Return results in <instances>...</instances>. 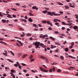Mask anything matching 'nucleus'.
Masks as SVG:
<instances>
[{"instance_id":"1","label":"nucleus","mask_w":78,"mask_h":78,"mask_svg":"<svg viewBox=\"0 0 78 78\" xmlns=\"http://www.w3.org/2000/svg\"><path fill=\"white\" fill-rule=\"evenodd\" d=\"M48 14H49V15H50V16H53V15H54V16H61L60 14H57L56 13H55V12H53L52 13L50 12H48Z\"/></svg>"},{"instance_id":"2","label":"nucleus","mask_w":78,"mask_h":78,"mask_svg":"<svg viewBox=\"0 0 78 78\" xmlns=\"http://www.w3.org/2000/svg\"><path fill=\"white\" fill-rule=\"evenodd\" d=\"M35 45L36 46V48H40V47H39V45H40V42H35Z\"/></svg>"},{"instance_id":"3","label":"nucleus","mask_w":78,"mask_h":78,"mask_svg":"<svg viewBox=\"0 0 78 78\" xmlns=\"http://www.w3.org/2000/svg\"><path fill=\"white\" fill-rule=\"evenodd\" d=\"M40 70L41 71H42V72H48V70H45L43 69L42 67H41L40 68Z\"/></svg>"},{"instance_id":"4","label":"nucleus","mask_w":78,"mask_h":78,"mask_svg":"<svg viewBox=\"0 0 78 78\" xmlns=\"http://www.w3.org/2000/svg\"><path fill=\"white\" fill-rule=\"evenodd\" d=\"M45 37H48V36L43 35L42 36L41 35L40 36V38H42V39H44L45 38Z\"/></svg>"},{"instance_id":"5","label":"nucleus","mask_w":78,"mask_h":78,"mask_svg":"<svg viewBox=\"0 0 78 78\" xmlns=\"http://www.w3.org/2000/svg\"><path fill=\"white\" fill-rule=\"evenodd\" d=\"M32 9H36V10H38V8H37L36 6H33L32 7Z\"/></svg>"},{"instance_id":"6","label":"nucleus","mask_w":78,"mask_h":78,"mask_svg":"<svg viewBox=\"0 0 78 78\" xmlns=\"http://www.w3.org/2000/svg\"><path fill=\"white\" fill-rule=\"evenodd\" d=\"M31 12H33V11L30 10V12H29V14L30 16H33L34 15L31 13Z\"/></svg>"},{"instance_id":"7","label":"nucleus","mask_w":78,"mask_h":78,"mask_svg":"<svg viewBox=\"0 0 78 78\" xmlns=\"http://www.w3.org/2000/svg\"><path fill=\"white\" fill-rule=\"evenodd\" d=\"M40 45L41 47H43V48H45L46 46L44 45V44L43 43H41L40 44Z\"/></svg>"},{"instance_id":"8","label":"nucleus","mask_w":78,"mask_h":78,"mask_svg":"<svg viewBox=\"0 0 78 78\" xmlns=\"http://www.w3.org/2000/svg\"><path fill=\"white\" fill-rule=\"evenodd\" d=\"M6 15H8L7 16V17H8V18H12V17H11V16L9 14H6Z\"/></svg>"},{"instance_id":"9","label":"nucleus","mask_w":78,"mask_h":78,"mask_svg":"<svg viewBox=\"0 0 78 78\" xmlns=\"http://www.w3.org/2000/svg\"><path fill=\"white\" fill-rule=\"evenodd\" d=\"M44 60H45L46 62H47V63H48V62H49V61H48V58H45V59H44Z\"/></svg>"},{"instance_id":"10","label":"nucleus","mask_w":78,"mask_h":78,"mask_svg":"<svg viewBox=\"0 0 78 78\" xmlns=\"http://www.w3.org/2000/svg\"><path fill=\"white\" fill-rule=\"evenodd\" d=\"M49 39H51L52 41H55V38L52 37H49Z\"/></svg>"},{"instance_id":"11","label":"nucleus","mask_w":78,"mask_h":78,"mask_svg":"<svg viewBox=\"0 0 78 78\" xmlns=\"http://www.w3.org/2000/svg\"><path fill=\"white\" fill-rule=\"evenodd\" d=\"M28 21L30 22H33V20L32 19H31V18H30L28 19Z\"/></svg>"},{"instance_id":"12","label":"nucleus","mask_w":78,"mask_h":78,"mask_svg":"<svg viewBox=\"0 0 78 78\" xmlns=\"http://www.w3.org/2000/svg\"><path fill=\"white\" fill-rule=\"evenodd\" d=\"M69 58H72V59H76V58L74 57H73L72 56L69 55L68 56Z\"/></svg>"},{"instance_id":"13","label":"nucleus","mask_w":78,"mask_h":78,"mask_svg":"<svg viewBox=\"0 0 78 78\" xmlns=\"http://www.w3.org/2000/svg\"><path fill=\"white\" fill-rule=\"evenodd\" d=\"M17 41L20 44H21V46H22V45H23V44H22L21 41H19L18 40H17Z\"/></svg>"},{"instance_id":"14","label":"nucleus","mask_w":78,"mask_h":78,"mask_svg":"<svg viewBox=\"0 0 78 78\" xmlns=\"http://www.w3.org/2000/svg\"><path fill=\"white\" fill-rule=\"evenodd\" d=\"M47 12H48V11H47V10H45V11H43L42 12L43 13H44V14H46L47 13Z\"/></svg>"},{"instance_id":"15","label":"nucleus","mask_w":78,"mask_h":78,"mask_svg":"<svg viewBox=\"0 0 78 78\" xmlns=\"http://www.w3.org/2000/svg\"><path fill=\"white\" fill-rule=\"evenodd\" d=\"M2 21L3 23H6V20L3 19L2 20Z\"/></svg>"},{"instance_id":"16","label":"nucleus","mask_w":78,"mask_h":78,"mask_svg":"<svg viewBox=\"0 0 78 78\" xmlns=\"http://www.w3.org/2000/svg\"><path fill=\"white\" fill-rule=\"evenodd\" d=\"M56 46H53V45H51V48H56Z\"/></svg>"},{"instance_id":"17","label":"nucleus","mask_w":78,"mask_h":78,"mask_svg":"<svg viewBox=\"0 0 78 78\" xmlns=\"http://www.w3.org/2000/svg\"><path fill=\"white\" fill-rule=\"evenodd\" d=\"M7 59L9 61V62H12V63H13V62H14L13 61L11 60L10 59H9L8 58Z\"/></svg>"},{"instance_id":"18","label":"nucleus","mask_w":78,"mask_h":78,"mask_svg":"<svg viewBox=\"0 0 78 78\" xmlns=\"http://www.w3.org/2000/svg\"><path fill=\"white\" fill-rule=\"evenodd\" d=\"M26 36H31V34L28 33L26 35Z\"/></svg>"},{"instance_id":"19","label":"nucleus","mask_w":78,"mask_h":78,"mask_svg":"<svg viewBox=\"0 0 78 78\" xmlns=\"http://www.w3.org/2000/svg\"><path fill=\"white\" fill-rule=\"evenodd\" d=\"M64 58L63 56H60V59H62V60H64Z\"/></svg>"},{"instance_id":"20","label":"nucleus","mask_w":78,"mask_h":78,"mask_svg":"<svg viewBox=\"0 0 78 78\" xmlns=\"http://www.w3.org/2000/svg\"><path fill=\"white\" fill-rule=\"evenodd\" d=\"M65 9H69V7L67 5H65Z\"/></svg>"},{"instance_id":"21","label":"nucleus","mask_w":78,"mask_h":78,"mask_svg":"<svg viewBox=\"0 0 78 78\" xmlns=\"http://www.w3.org/2000/svg\"><path fill=\"white\" fill-rule=\"evenodd\" d=\"M53 21L55 22H57L58 21V19L55 18L54 20H53Z\"/></svg>"},{"instance_id":"22","label":"nucleus","mask_w":78,"mask_h":78,"mask_svg":"<svg viewBox=\"0 0 78 78\" xmlns=\"http://www.w3.org/2000/svg\"><path fill=\"white\" fill-rule=\"evenodd\" d=\"M28 56V55L27 54H25L23 55V58H25V57Z\"/></svg>"},{"instance_id":"23","label":"nucleus","mask_w":78,"mask_h":78,"mask_svg":"<svg viewBox=\"0 0 78 78\" xmlns=\"http://www.w3.org/2000/svg\"><path fill=\"white\" fill-rule=\"evenodd\" d=\"M58 5H61L62 6L63 5V4H62L61 2H58L57 3Z\"/></svg>"},{"instance_id":"24","label":"nucleus","mask_w":78,"mask_h":78,"mask_svg":"<svg viewBox=\"0 0 78 78\" xmlns=\"http://www.w3.org/2000/svg\"><path fill=\"white\" fill-rule=\"evenodd\" d=\"M42 22L43 23H47V21H45V20H44V21H42Z\"/></svg>"},{"instance_id":"25","label":"nucleus","mask_w":78,"mask_h":78,"mask_svg":"<svg viewBox=\"0 0 78 78\" xmlns=\"http://www.w3.org/2000/svg\"><path fill=\"white\" fill-rule=\"evenodd\" d=\"M40 58H42V59H45V58L43 56H41L40 57Z\"/></svg>"},{"instance_id":"26","label":"nucleus","mask_w":78,"mask_h":78,"mask_svg":"<svg viewBox=\"0 0 78 78\" xmlns=\"http://www.w3.org/2000/svg\"><path fill=\"white\" fill-rule=\"evenodd\" d=\"M48 24V25H51L52 23H50V21H48V22H47Z\"/></svg>"},{"instance_id":"27","label":"nucleus","mask_w":78,"mask_h":78,"mask_svg":"<svg viewBox=\"0 0 78 78\" xmlns=\"http://www.w3.org/2000/svg\"><path fill=\"white\" fill-rule=\"evenodd\" d=\"M65 51H66V52L68 51H69V48H65Z\"/></svg>"},{"instance_id":"28","label":"nucleus","mask_w":78,"mask_h":78,"mask_svg":"<svg viewBox=\"0 0 78 78\" xmlns=\"http://www.w3.org/2000/svg\"><path fill=\"white\" fill-rule=\"evenodd\" d=\"M55 44L56 45H61V44L57 42H55Z\"/></svg>"},{"instance_id":"29","label":"nucleus","mask_w":78,"mask_h":78,"mask_svg":"<svg viewBox=\"0 0 78 78\" xmlns=\"http://www.w3.org/2000/svg\"><path fill=\"white\" fill-rule=\"evenodd\" d=\"M11 9H12V10H13V11H17V10L15 9L12 8Z\"/></svg>"},{"instance_id":"30","label":"nucleus","mask_w":78,"mask_h":78,"mask_svg":"<svg viewBox=\"0 0 78 78\" xmlns=\"http://www.w3.org/2000/svg\"><path fill=\"white\" fill-rule=\"evenodd\" d=\"M16 45L18 46V47H20V44L18 43H16Z\"/></svg>"},{"instance_id":"31","label":"nucleus","mask_w":78,"mask_h":78,"mask_svg":"<svg viewBox=\"0 0 78 78\" xmlns=\"http://www.w3.org/2000/svg\"><path fill=\"white\" fill-rule=\"evenodd\" d=\"M62 23L63 25H66V23H65L64 22H62Z\"/></svg>"},{"instance_id":"32","label":"nucleus","mask_w":78,"mask_h":78,"mask_svg":"<svg viewBox=\"0 0 78 78\" xmlns=\"http://www.w3.org/2000/svg\"><path fill=\"white\" fill-rule=\"evenodd\" d=\"M75 16L76 17V19H78V15L77 14H76L75 15Z\"/></svg>"},{"instance_id":"33","label":"nucleus","mask_w":78,"mask_h":78,"mask_svg":"<svg viewBox=\"0 0 78 78\" xmlns=\"http://www.w3.org/2000/svg\"><path fill=\"white\" fill-rule=\"evenodd\" d=\"M11 72H12V73H15V71H14V70L12 69L11 70Z\"/></svg>"},{"instance_id":"34","label":"nucleus","mask_w":78,"mask_h":78,"mask_svg":"<svg viewBox=\"0 0 78 78\" xmlns=\"http://www.w3.org/2000/svg\"><path fill=\"white\" fill-rule=\"evenodd\" d=\"M77 26H75L74 27V29H75V30H76V29H77Z\"/></svg>"},{"instance_id":"35","label":"nucleus","mask_w":78,"mask_h":78,"mask_svg":"<svg viewBox=\"0 0 78 78\" xmlns=\"http://www.w3.org/2000/svg\"><path fill=\"white\" fill-rule=\"evenodd\" d=\"M14 66H15V67H18V66H19V65H18L17 64H14Z\"/></svg>"},{"instance_id":"36","label":"nucleus","mask_w":78,"mask_h":78,"mask_svg":"<svg viewBox=\"0 0 78 78\" xmlns=\"http://www.w3.org/2000/svg\"><path fill=\"white\" fill-rule=\"evenodd\" d=\"M54 33H55L56 34H59V32H58L57 31H54Z\"/></svg>"},{"instance_id":"37","label":"nucleus","mask_w":78,"mask_h":78,"mask_svg":"<svg viewBox=\"0 0 78 78\" xmlns=\"http://www.w3.org/2000/svg\"><path fill=\"white\" fill-rule=\"evenodd\" d=\"M57 72H61V69H58L57 71Z\"/></svg>"},{"instance_id":"38","label":"nucleus","mask_w":78,"mask_h":78,"mask_svg":"<svg viewBox=\"0 0 78 78\" xmlns=\"http://www.w3.org/2000/svg\"><path fill=\"white\" fill-rule=\"evenodd\" d=\"M10 52L13 56H14V53H13V52H12V51H10Z\"/></svg>"},{"instance_id":"39","label":"nucleus","mask_w":78,"mask_h":78,"mask_svg":"<svg viewBox=\"0 0 78 78\" xmlns=\"http://www.w3.org/2000/svg\"><path fill=\"white\" fill-rule=\"evenodd\" d=\"M0 16L1 17H3V15L2 14V13L1 12H0Z\"/></svg>"},{"instance_id":"40","label":"nucleus","mask_w":78,"mask_h":78,"mask_svg":"<svg viewBox=\"0 0 78 78\" xmlns=\"http://www.w3.org/2000/svg\"><path fill=\"white\" fill-rule=\"evenodd\" d=\"M69 6H70V7H72V8H75V6L72 5H69Z\"/></svg>"},{"instance_id":"41","label":"nucleus","mask_w":78,"mask_h":78,"mask_svg":"<svg viewBox=\"0 0 78 78\" xmlns=\"http://www.w3.org/2000/svg\"><path fill=\"white\" fill-rule=\"evenodd\" d=\"M48 30H52V29L51 28V27H49L48 28Z\"/></svg>"},{"instance_id":"42","label":"nucleus","mask_w":78,"mask_h":78,"mask_svg":"<svg viewBox=\"0 0 78 78\" xmlns=\"http://www.w3.org/2000/svg\"><path fill=\"white\" fill-rule=\"evenodd\" d=\"M34 61V59H32L30 60V62H33V61Z\"/></svg>"},{"instance_id":"43","label":"nucleus","mask_w":78,"mask_h":78,"mask_svg":"<svg viewBox=\"0 0 78 78\" xmlns=\"http://www.w3.org/2000/svg\"><path fill=\"white\" fill-rule=\"evenodd\" d=\"M3 54L5 55V56H7V55L5 53H3Z\"/></svg>"},{"instance_id":"44","label":"nucleus","mask_w":78,"mask_h":78,"mask_svg":"<svg viewBox=\"0 0 78 78\" xmlns=\"http://www.w3.org/2000/svg\"><path fill=\"white\" fill-rule=\"evenodd\" d=\"M19 68L20 69V70H21L22 69V68H21V66L19 65Z\"/></svg>"},{"instance_id":"45","label":"nucleus","mask_w":78,"mask_h":78,"mask_svg":"<svg viewBox=\"0 0 78 78\" xmlns=\"http://www.w3.org/2000/svg\"><path fill=\"white\" fill-rule=\"evenodd\" d=\"M58 51H59V49H56L55 51V52H58Z\"/></svg>"},{"instance_id":"46","label":"nucleus","mask_w":78,"mask_h":78,"mask_svg":"<svg viewBox=\"0 0 78 78\" xmlns=\"http://www.w3.org/2000/svg\"><path fill=\"white\" fill-rule=\"evenodd\" d=\"M10 74H11V75H12V76H13L14 75V74L12 73H10Z\"/></svg>"},{"instance_id":"47","label":"nucleus","mask_w":78,"mask_h":78,"mask_svg":"<svg viewBox=\"0 0 78 78\" xmlns=\"http://www.w3.org/2000/svg\"><path fill=\"white\" fill-rule=\"evenodd\" d=\"M42 66H43L46 69H47V66H45V65H42Z\"/></svg>"},{"instance_id":"48","label":"nucleus","mask_w":78,"mask_h":78,"mask_svg":"<svg viewBox=\"0 0 78 78\" xmlns=\"http://www.w3.org/2000/svg\"><path fill=\"white\" fill-rule=\"evenodd\" d=\"M22 21H24V22H27V20H26L24 19V20H22Z\"/></svg>"},{"instance_id":"49","label":"nucleus","mask_w":78,"mask_h":78,"mask_svg":"<svg viewBox=\"0 0 78 78\" xmlns=\"http://www.w3.org/2000/svg\"><path fill=\"white\" fill-rule=\"evenodd\" d=\"M56 64H57V63L55 62H54L52 64V65H56Z\"/></svg>"},{"instance_id":"50","label":"nucleus","mask_w":78,"mask_h":78,"mask_svg":"<svg viewBox=\"0 0 78 78\" xmlns=\"http://www.w3.org/2000/svg\"><path fill=\"white\" fill-rule=\"evenodd\" d=\"M66 25H69V26H71V24H66Z\"/></svg>"},{"instance_id":"51","label":"nucleus","mask_w":78,"mask_h":78,"mask_svg":"<svg viewBox=\"0 0 78 78\" xmlns=\"http://www.w3.org/2000/svg\"><path fill=\"white\" fill-rule=\"evenodd\" d=\"M52 70L53 72H55V68H53L52 69Z\"/></svg>"},{"instance_id":"52","label":"nucleus","mask_w":78,"mask_h":78,"mask_svg":"<svg viewBox=\"0 0 78 78\" xmlns=\"http://www.w3.org/2000/svg\"><path fill=\"white\" fill-rule=\"evenodd\" d=\"M62 30H65V27H62Z\"/></svg>"},{"instance_id":"53","label":"nucleus","mask_w":78,"mask_h":78,"mask_svg":"<svg viewBox=\"0 0 78 78\" xmlns=\"http://www.w3.org/2000/svg\"><path fill=\"white\" fill-rule=\"evenodd\" d=\"M3 44H5V45H7V44H6V43L5 42H3V41L2 42V43Z\"/></svg>"},{"instance_id":"54","label":"nucleus","mask_w":78,"mask_h":78,"mask_svg":"<svg viewBox=\"0 0 78 78\" xmlns=\"http://www.w3.org/2000/svg\"><path fill=\"white\" fill-rule=\"evenodd\" d=\"M25 19H28V17H27V16H25Z\"/></svg>"},{"instance_id":"55","label":"nucleus","mask_w":78,"mask_h":78,"mask_svg":"<svg viewBox=\"0 0 78 78\" xmlns=\"http://www.w3.org/2000/svg\"><path fill=\"white\" fill-rule=\"evenodd\" d=\"M33 58V55H31V56H30V59H32V58Z\"/></svg>"},{"instance_id":"56","label":"nucleus","mask_w":78,"mask_h":78,"mask_svg":"<svg viewBox=\"0 0 78 78\" xmlns=\"http://www.w3.org/2000/svg\"><path fill=\"white\" fill-rule=\"evenodd\" d=\"M71 45L72 46H73V45H74V42H72L71 43Z\"/></svg>"},{"instance_id":"57","label":"nucleus","mask_w":78,"mask_h":78,"mask_svg":"<svg viewBox=\"0 0 78 78\" xmlns=\"http://www.w3.org/2000/svg\"><path fill=\"white\" fill-rule=\"evenodd\" d=\"M49 72L51 73L52 72V69H50L49 70Z\"/></svg>"},{"instance_id":"58","label":"nucleus","mask_w":78,"mask_h":78,"mask_svg":"<svg viewBox=\"0 0 78 78\" xmlns=\"http://www.w3.org/2000/svg\"><path fill=\"white\" fill-rule=\"evenodd\" d=\"M59 13H60V14H63V12L62 11H60Z\"/></svg>"},{"instance_id":"59","label":"nucleus","mask_w":78,"mask_h":78,"mask_svg":"<svg viewBox=\"0 0 78 78\" xmlns=\"http://www.w3.org/2000/svg\"><path fill=\"white\" fill-rule=\"evenodd\" d=\"M33 26H34V27H37V25H36V24H33Z\"/></svg>"},{"instance_id":"60","label":"nucleus","mask_w":78,"mask_h":78,"mask_svg":"<svg viewBox=\"0 0 78 78\" xmlns=\"http://www.w3.org/2000/svg\"><path fill=\"white\" fill-rule=\"evenodd\" d=\"M12 16L13 17H14V18H16V16L14 14H13L12 15Z\"/></svg>"},{"instance_id":"61","label":"nucleus","mask_w":78,"mask_h":78,"mask_svg":"<svg viewBox=\"0 0 78 78\" xmlns=\"http://www.w3.org/2000/svg\"><path fill=\"white\" fill-rule=\"evenodd\" d=\"M24 36H25V35H23V34L20 35L21 37H24Z\"/></svg>"},{"instance_id":"62","label":"nucleus","mask_w":78,"mask_h":78,"mask_svg":"<svg viewBox=\"0 0 78 78\" xmlns=\"http://www.w3.org/2000/svg\"><path fill=\"white\" fill-rule=\"evenodd\" d=\"M55 25H59V23H55Z\"/></svg>"},{"instance_id":"63","label":"nucleus","mask_w":78,"mask_h":78,"mask_svg":"<svg viewBox=\"0 0 78 78\" xmlns=\"http://www.w3.org/2000/svg\"><path fill=\"white\" fill-rule=\"evenodd\" d=\"M66 43H67V42H66V41H64V42L63 43V44L65 45V44H66Z\"/></svg>"},{"instance_id":"64","label":"nucleus","mask_w":78,"mask_h":78,"mask_svg":"<svg viewBox=\"0 0 78 78\" xmlns=\"http://www.w3.org/2000/svg\"><path fill=\"white\" fill-rule=\"evenodd\" d=\"M3 76H6V74L4 73L3 75Z\"/></svg>"}]
</instances>
